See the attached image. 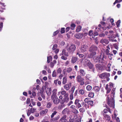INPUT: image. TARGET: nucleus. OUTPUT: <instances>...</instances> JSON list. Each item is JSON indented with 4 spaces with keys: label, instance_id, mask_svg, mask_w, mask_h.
Here are the masks:
<instances>
[{
    "label": "nucleus",
    "instance_id": "nucleus-18",
    "mask_svg": "<svg viewBox=\"0 0 122 122\" xmlns=\"http://www.w3.org/2000/svg\"><path fill=\"white\" fill-rule=\"evenodd\" d=\"M48 111V109H46L42 110L40 112V114L41 115H43L44 114H46L47 112Z\"/></svg>",
    "mask_w": 122,
    "mask_h": 122
},
{
    "label": "nucleus",
    "instance_id": "nucleus-37",
    "mask_svg": "<svg viewBox=\"0 0 122 122\" xmlns=\"http://www.w3.org/2000/svg\"><path fill=\"white\" fill-rule=\"evenodd\" d=\"M56 74L55 70H54L52 73V76L53 77H56Z\"/></svg>",
    "mask_w": 122,
    "mask_h": 122
},
{
    "label": "nucleus",
    "instance_id": "nucleus-64",
    "mask_svg": "<svg viewBox=\"0 0 122 122\" xmlns=\"http://www.w3.org/2000/svg\"><path fill=\"white\" fill-rule=\"evenodd\" d=\"M36 81L37 83L38 84H40L41 83L40 80L38 79H37Z\"/></svg>",
    "mask_w": 122,
    "mask_h": 122
},
{
    "label": "nucleus",
    "instance_id": "nucleus-9",
    "mask_svg": "<svg viewBox=\"0 0 122 122\" xmlns=\"http://www.w3.org/2000/svg\"><path fill=\"white\" fill-rule=\"evenodd\" d=\"M51 99L55 104H57L59 103L60 100L58 98L57 96L51 97Z\"/></svg>",
    "mask_w": 122,
    "mask_h": 122
},
{
    "label": "nucleus",
    "instance_id": "nucleus-25",
    "mask_svg": "<svg viewBox=\"0 0 122 122\" xmlns=\"http://www.w3.org/2000/svg\"><path fill=\"white\" fill-rule=\"evenodd\" d=\"M60 118V116L59 115H58L56 117H55L53 118H52L51 120V122H53L52 121H55L58 120Z\"/></svg>",
    "mask_w": 122,
    "mask_h": 122
},
{
    "label": "nucleus",
    "instance_id": "nucleus-11",
    "mask_svg": "<svg viewBox=\"0 0 122 122\" xmlns=\"http://www.w3.org/2000/svg\"><path fill=\"white\" fill-rule=\"evenodd\" d=\"M71 82L66 84L64 86V88L66 90L68 91L70 88L71 86Z\"/></svg>",
    "mask_w": 122,
    "mask_h": 122
},
{
    "label": "nucleus",
    "instance_id": "nucleus-38",
    "mask_svg": "<svg viewBox=\"0 0 122 122\" xmlns=\"http://www.w3.org/2000/svg\"><path fill=\"white\" fill-rule=\"evenodd\" d=\"M57 112L56 111H54L52 113V114L51 115V118H52L54 115H56L57 113Z\"/></svg>",
    "mask_w": 122,
    "mask_h": 122
},
{
    "label": "nucleus",
    "instance_id": "nucleus-14",
    "mask_svg": "<svg viewBox=\"0 0 122 122\" xmlns=\"http://www.w3.org/2000/svg\"><path fill=\"white\" fill-rule=\"evenodd\" d=\"M80 75L81 76H84L86 74L85 71L83 69H81L79 70Z\"/></svg>",
    "mask_w": 122,
    "mask_h": 122
},
{
    "label": "nucleus",
    "instance_id": "nucleus-13",
    "mask_svg": "<svg viewBox=\"0 0 122 122\" xmlns=\"http://www.w3.org/2000/svg\"><path fill=\"white\" fill-rule=\"evenodd\" d=\"M72 69L71 68L69 67L66 69H64L63 71V74L65 75L66 74V72H67L69 73L71 72L72 71Z\"/></svg>",
    "mask_w": 122,
    "mask_h": 122
},
{
    "label": "nucleus",
    "instance_id": "nucleus-35",
    "mask_svg": "<svg viewBox=\"0 0 122 122\" xmlns=\"http://www.w3.org/2000/svg\"><path fill=\"white\" fill-rule=\"evenodd\" d=\"M105 118L106 120L108 121L110 120L111 119L110 117L107 115H106L105 116Z\"/></svg>",
    "mask_w": 122,
    "mask_h": 122
},
{
    "label": "nucleus",
    "instance_id": "nucleus-16",
    "mask_svg": "<svg viewBox=\"0 0 122 122\" xmlns=\"http://www.w3.org/2000/svg\"><path fill=\"white\" fill-rule=\"evenodd\" d=\"M70 112V111L68 109L66 108L63 110L62 111V113L63 114H68Z\"/></svg>",
    "mask_w": 122,
    "mask_h": 122
},
{
    "label": "nucleus",
    "instance_id": "nucleus-55",
    "mask_svg": "<svg viewBox=\"0 0 122 122\" xmlns=\"http://www.w3.org/2000/svg\"><path fill=\"white\" fill-rule=\"evenodd\" d=\"M31 113V112L30 110L29 109L28 110L27 112V114L28 116H29L30 115Z\"/></svg>",
    "mask_w": 122,
    "mask_h": 122
},
{
    "label": "nucleus",
    "instance_id": "nucleus-36",
    "mask_svg": "<svg viewBox=\"0 0 122 122\" xmlns=\"http://www.w3.org/2000/svg\"><path fill=\"white\" fill-rule=\"evenodd\" d=\"M52 105L51 104L50 102H48L47 103L46 105V107L48 108H50Z\"/></svg>",
    "mask_w": 122,
    "mask_h": 122
},
{
    "label": "nucleus",
    "instance_id": "nucleus-28",
    "mask_svg": "<svg viewBox=\"0 0 122 122\" xmlns=\"http://www.w3.org/2000/svg\"><path fill=\"white\" fill-rule=\"evenodd\" d=\"M82 28L81 26L79 25L76 27V32H79L81 31Z\"/></svg>",
    "mask_w": 122,
    "mask_h": 122
},
{
    "label": "nucleus",
    "instance_id": "nucleus-27",
    "mask_svg": "<svg viewBox=\"0 0 122 122\" xmlns=\"http://www.w3.org/2000/svg\"><path fill=\"white\" fill-rule=\"evenodd\" d=\"M88 34L90 36H92V38H94V35L93 33V31L92 30H90L89 31Z\"/></svg>",
    "mask_w": 122,
    "mask_h": 122
},
{
    "label": "nucleus",
    "instance_id": "nucleus-15",
    "mask_svg": "<svg viewBox=\"0 0 122 122\" xmlns=\"http://www.w3.org/2000/svg\"><path fill=\"white\" fill-rule=\"evenodd\" d=\"M98 26L99 27L98 28L97 27H96L95 26H94L93 27H95V28L96 29H97V30L98 31V32H100L101 30L102 31L103 30H104V28L103 27H101V25L100 24H99L98 25Z\"/></svg>",
    "mask_w": 122,
    "mask_h": 122
},
{
    "label": "nucleus",
    "instance_id": "nucleus-23",
    "mask_svg": "<svg viewBox=\"0 0 122 122\" xmlns=\"http://www.w3.org/2000/svg\"><path fill=\"white\" fill-rule=\"evenodd\" d=\"M100 88L98 86H95L93 88V90L95 92H98L100 90Z\"/></svg>",
    "mask_w": 122,
    "mask_h": 122
},
{
    "label": "nucleus",
    "instance_id": "nucleus-54",
    "mask_svg": "<svg viewBox=\"0 0 122 122\" xmlns=\"http://www.w3.org/2000/svg\"><path fill=\"white\" fill-rule=\"evenodd\" d=\"M61 70L60 68H58L57 71V73H61Z\"/></svg>",
    "mask_w": 122,
    "mask_h": 122
},
{
    "label": "nucleus",
    "instance_id": "nucleus-61",
    "mask_svg": "<svg viewBox=\"0 0 122 122\" xmlns=\"http://www.w3.org/2000/svg\"><path fill=\"white\" fill-rule=\"evenodd\" d=\"M73 103V102L72 101H70V102L67 104L68 106H69L72 104Z\"/></svg>",
    "mask_w": 122,
    "mask_h": 122
},
{
    "label": "nucleus",
    "instance_id": "nucleus-60",
    "mask_svg": "<svg viewBox=\"0 0 122 122\" xmlns=\"http://www.w3.org/2000/svg\"><path fill=\"white\" fill-rule=\"evenodd\" d=\"M79 100H78L76 99L75 102V104L76 105L78 103H79Z\"/></svg>",
    "mask_w": 122,
    "mask_h": 122
},
{
    "label": "nucleus",
    "instance_id": "nucleus-58",
    "mask_svg": "<svg viewBox=\"0 0 122 122\" xmlns=\"http://www.w3.org/2000/svg\"><path fill=\"white\" fill-rule=\"evenodd\" d=\"M54 63L52 62H51L50 64V66L51 68H53L54 67Z\"/></svg>",
    "mask_w": 122,
    "mask_h": 122
},
{
    "label": "nucleus",
    "instance_id": "nucleus-63",
    "mask_svg": "<svg viewBox=\"0 0 122 122\" xmlns=\"http://www.w3.org/2000/svg\"><path fill=\"white\" fill-rule=\"evenodd\" d=\"M34 119V117L32 115L30 116L29 118V119L30 120H33Z\"/></svg>",
    "mask_w": 122,
    "mask_h": 122
},
{
    "label": "nucleus",
    "instance_id": "nucleus-42",
    "mask_svg": "<svg viewBox=\"0 0 122 122\" xmlns=\"http://www.w3.org/2000/svg\"><path fill=\"white\" fill-rule=\"evenodd\" d=\"M94 95V93L93 92L90 93L88 94L89 97H93Z\"/></svg>",
    "mask_w": 122,
    "mask_h": 122
},
{
    "label": "nucleus",
    "instance_id": "nucleus-56",
    "mask_svg": "<svg viewBox=\"0 0 122 122\" xmlns=\"http://www.w3.org/2000/svg\"><path fill=\"white\" fill-rule=\"evenodd\" d=\"M41 97L44 99H45L46 98V97L45 95L43 94H41Z\"/></svg>",
    "mask_w": 122,
    "mask_h": 122
},
{
    "label": "nucleus",
    "instance_id": "nucleus-31",
    "mask_svg": "<svg viewBox=\"0 0 122 122\" xmlns=\"http://www.w3.org/2000/svg\"><path fill=\"white\" fill-rule=\"evenodd\" d=\"M52 58L51 56H50L47 57V62L48 63L50 62L52 60Z\"/></svg>",
    "mask_w": 122,
    "mask_h": 122
},
{
    "label": "nucleus",
    "instance_id": "nucleus-43",
    "mask_svg": "<svg viewBox=\"0 0 122 122\" xmlns=\"http://www.w3.org/2000/svg\"><path fill=\"white\" fill-rule=\"evenodd\" d=\"M122 1V0H116L113 3V5H114L116 3H119Z\"/></svg>",
    "mask_w": 122,
    "mask_h": 122
},
{
    "label": "nucleus",
    "instance_id": "nucleus-5",
    "mask_svg": "<svg viewBox=\"0 0 122 122\" xmlns=\"http://www.w3.org/2000/svg\"><path fill=\"white\" fill-rule=\"evenodd\" d=\"M83 65L84 67H88L90 69L92 68L93 67V65L91 63L90 60L88 59L85 60L83 62Z\"/></svg>",
    "mask_w": 122,
    "mask_h": 122
},
{
    "label": "nucleus",
    "instance_id": "nucleus-2",
    "mask_svg": "<svg viewBox=\"0 0 122 122\" xmlns=\"http://www.w3.org/2000/svg\"><path fill=\"white\" fill-rule=\"evenodd\" d=\"M97 48L96 46L94 45H92L89 49V51L91 53L88 55V58H92L96 54V52L95 51L97 50Z\"/></svg>",
    "mask_w": 122,
    "mask_h": 122
},
{
    "label": "nucleus",
    "instance_id": "nucleus-46",
    "mask_svg": "<svg viewBox=\"0 0 122 122\" xmlns=\"http://www.w3.org/2000/svg\"><path fill=\"white\" fill-rule=\"evenodd\" d=\"M60 30H58L54 32L53 33V35L54 36H55L59 32Z\"/></svg>",
    "mask_w": 122,
    "mask_h": 122
},
{
    "label": "nucleus",
    "instance_id": "nucleus-1",
    "mask_svg": "<svg viewBox=\"0 0 122 122\" xmlns=\"http://www.w3.org/2000/svg\"><path fill=\"white\" fill-rule=\"evenodd\" d=\"M115 89L113 88L111 91V97L109 98L107 97V98L108 104L111 107H114V96L115 94Z\"/></svg>",
    "mask_w": 122,
    "mask_h": 122
},
{
    "label": "nucleus",
    "instance_id": "nucleus-32",
    "mask_svg": "<svg viewBox=\"0 0 122 122\" xmlns=\"http://www.w3.org/2000/svg\"><path fill=\"white\" fill-rule=\"evenodd\" d=\"M91 77V75L89 74H87L85 76L86 79V80H90V79Z\"/></svg>",
    "mask_w": 122,
    "mask_h": 122
},
{
    "label": "nucleus",
    "instance_id": "nucleus-3",
    "mask_svg": "<svg viewBox=\"0 0 122 122\" xmlns=\"http://www.w3.org/2000/svg\"><path fill=\"white\" fill-rule=\"evenodd\" d=\"M76 79L77 81L79 83L81 86H82L84 84L86 85H87L89 83V82L88 81H86L84 82V79L79 75H77Z\"/></svg>",
    "mask_w": 122,
    "mask_h": 122
},
{
    "label": "nucleus",
    "instance_id": "nucleus-12",
    "mask_svg": "<svg viewBox=\"0 0 122 122\" xmlns=\"http://www.w3.org/2000/svg\"><path fill=\"white\" fill-rule=\"evenodd\" d=\"M102 55H100L99 57L98 56H96L94 57V61L95 62H100V58L102 57Z\"/></svg>",
    "mask_w": 122,
    "mask_h": 122
},
{
    "label": "nucleus",
    "instance_id": "nucleus-21",
    "mask_svg": "<svg viewBox=\"0 0 122 122\" xmlns=\"http://www.w3.org/2000/svg\"><path fill=\"white\" fill-rule=\"evenodd\" d=\"M106 58L104 56V55H102V57H100V62H99V63H103L105 61V59Z\"/></svg>",
    "mask_w": 122,
    "mask_h": 122
},
{
    "label": "nucleus",
    "instance_id": "nucleus-53",
    "mask_svg": "<svg viewBox=\"0 0 122 122\" xmlns=\"http://www.w3.org/2000/svg\"><path fill=\"white\" fill-rule=\"evenodd\" d=\"M70 99L71 100H72L73 99V97L72 93H71V94L70 95Z\"/></svg>",
    "mask_w": 122,
    "mask_h": 122
},
{
    "label": "nucleus",
    "instance_id": "nucleus-50",
    "mask_svg": "<svg viewBox=\"0 0 122 122\" xmlns=\"http://www.w3.org/2000/svg\"><path fill=\"white\" fill-rule=\"evenodd\" d=\"M57 47V45L55 44L53 46L52 49L53 50H55L56 49Z\"/></svg>",
    "mask_w": 122,
    "mask_h": 122
},
{
    "label": "nucleus",
    "instance_id": "nucleus-57",
    "mask_svg": "<svg viewBox=\"0 0 122 122\" xmlns=\"http://www.w3.org/2000/svg\"><path fill=\"white\" fill-rule=\"evenodd\" d=\"M65 42L64 41H61L60 43V44L61 46H63L65 44Z\"/></svg>",
    "mask_w": 122,
    "mask_h": 122
},
{
    "label": "nucleus",
    "instance_id": "nucleus-40",
    "mask_svg": "<svg viewBox=\"0 0 122 122\" xmlns=\"http://www.w3.org/2000/svg\"><path fill=\"white\" fill-rule=\"evenodd\" d=\"M92 87L90 85H88L86 87V89L88 91L91 90L92 89Z\"/></svg>",
    "mask_w": 122,
    "mask_h": 122
},
{
    "label": "nucleus",
    "instance_id": "nucleus-8",
    "mask_svg": "<svg viewBox=\"0 0 122 122\" xmlns=\"http://www.w3.org/2000/svg\"><path fill=\"white\" fill-rule=\"evenodd\" d=\"M68 94H66L64 95V97L62 101L61 102V103L62 104H63L64 102L67 103L69 101V98L68 97Z\"/></svg>",
    "mask_w": 122,
    "mask_h": 122
},
{
    "label": "nucleus",
    "instance_id": "nucleus-45",
    "mask_svg": "<svg viewBox=\"0 0 122 122\" xmlns=\"http://www.w3.org/2000/svg\"><path fill=\"white\" fill-rule=\"evenodd\" d=\"M61 95H65L67 94H68V93H66V92L65 91H63L61 92Z\"/></svg>",
    "mask_w": 122,
    "mask_h": 122
},
{
    "label": "nucleus",
    "instance_id": "nucleus-30",
    "mask_svg": "<svg viewBox=\"0 0 122 122\" xmlns=\"http://www.w3.org/2000/svg\"><path fill=\"white\" fill-rule=\"evenodd\" d=\"M67 82V78L66 77H63V79L62 83L63 84H65Z\"/></svg>",
    "mask_w": 122,
    "mask_h": 122
},
{
    "label": "nucleus",
    "instance_id": "nucleus-44",
    "mask_svg": "<svg viewBox=\"0 0 122 122\" xmlns=\"http://www.w3.org/2000/svg\"><path fill=\"white\" fill-rule=\"evenodd\" d=\"M90 99V98L87 97L85 99L84 101L85 103H87Z\"/></svg>",
    "mask_w": 122,
    "mask_h": 122
},
{
    "label": "nucleus",
    "instance_id": "nucleus-4",
    "mask_svg": "<svg viewBox=\"0 0 122 122\" xmlns=\"http://www.w3.org/2000/svg\"><path fill=\"white\" fill-rule=\"evenodd\" d=\"M88 34L87 32H83L82 33H80L75 34L74 36L75 37L78 39H81L82 38L84 39L85 37Z\"/></svg>",
    "mask_w": 122,
    "mask_h": 122
},
{
    "label": "nucleus",
    "instance_id": "nucleus-52",
    "mask_svg": "<svg viewBox=\"0 0 122 122\" xmlns=\"http://www.w3.org/2000/svg\"><path fill=\"white\" fill-rule=\"evenodd\" d=\"M66 56H64L63 55L61 57V58L62 59L64 60H66L67 59V57H66Z\"/></svg>",
    "mask_w": 122,
    "mask_h": 122
},
{
    "label": "nucleus",
    "instance_id": "nucleus-62",
    "mask_svg": "<svg viewBox=\"0 0 122 122\" xmlns=\"http://www.w3.org/2000/svg\"><path fill=\"white\" fill-rule=\"evenodd\" d=\"M75 87L74 86H73L71 88V90L72 92V93H73L74 92L75 89Z\"/></svg>",
    "mask_w": 122,
    "mask_h": 122
},
{
    "label": "nucleus",
    "instance_id": "nucleus-39",
    "mask_svg": "<svg viewBox=\"0 0 122 122\" xmlns=\"http://www.w3.org/2000/svg\"><path fill=\"white\" fill-rule=\"evenodd\" d=\"M72 112L74 113L77 114L78 113V112L77 110L76 109H74L72 110Z\"/></svg>",
    "mask_w": 122,
    "mask_h": 122
},
{
    "label": "nucleus",
    "instance_id": "nucleus-24",
    "mask_svg": "<svg viewBox=\"0 0 122 122\" xmlns=\"http://www.w3.org/2000/svg\"><path fill=\"white\" fill-rule=\"evenodd\" d=\"M77 60V57L73 56L72 57L71 60V62L72 63H74Z\"/></svg>",
    "mask_w": 122,
    "mask_h": 122
},
{
    "label": "nucleus",
    "instance_id": "nucleus-51",
    "mask_svg": "<svg viewBox=\"0 0 122 122\" xmlns=\"http://www.w3.org/2000/svg\"><path fill=\"white\" fill-rule=\"evenodd\" d=\"M79 93L81 94H83L84 93V90L83 89H81L79 91Z\"/></svg>",
    "mask_w": 122,
    "mask_h": 122
},
{
    "label": "nucleus",
    "instance_id": "nucleus-47",
    "mask_svg": "<svg viewBox=\"0 0 122 122\" xmlns=\"http://www.w3.org/2000/svg\"><path fill=\"white\" fill-rule=\"evenodd\" d=\"M36 93L35 92H33L32 93V96H30V97L32 98L33 97H35L36 96Z\"/></svg>",
    "mask_w": 122,
    "mask_h": 122
},
{
    "label": "nucleus",
    "instance_id": "nucleus-34",
    "mask_svg": "<svg viewBox=\"0 0 122 122\" xmlns=\"http://www.w3.org/2000/svg\"><path fill=\"white\" fill-rule=\"evenodd\" d=\"M121 23V21L120 20L117 21L116 23L117 26V27H119L120 26V23Z\"/></svg>",
    "mask_w": 122,
    "mask_h": 122
},
{
    "label": "nucleus",
    "instance_id": "nucleus-59",
    "mask_svg": "<svg viewBox=\"0 0 122 122\" xmlns=\"http://www.w3.org/2000/svg\"><path fill=\"white\" fill-rule=\"evenodd\" d=\"M93 34L94 35V36H97V35H98V33L96 31H95L94 32V34Z\"/></svg>",
    "mask_w": 122,
    "mask_h": 122
},
{
    "label": "nucleus",
    "instance_id": "nucleus-6",
    "mask_svg": "<svg viewBox=\"0 0 122 122\" xmlns=\"http://www.w3.org/2000/svg\"><path fill=\"white\" fill-rule=\"evenodd\" d=\"M68 45V44L66 47L67 50L69 53H73L76 49V46L74 44H72L68 47L67 46Z\"/></svg>",
    "mask_w": 122,
    "mask_h": 122
},
{
    "label": "nucleus",
    "instance_id": "nucleus-41",
    "mask_svg": "<svg viewBox=\"0 0 122 122\" xmlns=\"http://www.w3.org/2000/svg\"><path fill=\"white\" fill-rule=\"evenodd\" d=\"M36 110V109L35 108H31L30 110L31 113H33Z\"/></svg>",
    "mask_w": 122,
    "mask_h": 122
},
{
    "label": "nucleus",
    "instance_id": "nucleus-49",
    "mask_svg": "<svg viewBox=\"0 0 122 122\" xmlns=\"http://www.w3.org/2000/svg\"><path fill=\"white\" fill-rule=\"evenodd\" d=\"M65 29L64 28H61V34L64 33L65 32Z\"/></svg>",
    "mask_w": 122,
    "mask_h": 122
},
{
    "label": "nucleus",
    "instance_id": "nucleus-26",
    "mask_svg": "<svg viewBox=\"0 0 122 122\" xmlns=\"http://www.w3.org/2000/svg\"><path fill=\"white\" fill-rule=\"evenodd\" d=\"M57 91V89H54L52 91V94L51 96V97L56 96V93Z\"/></svg>",
    "mask_w": 122,
    "mask_h": 122
},
{
    "label": "nucleus",
    "instance_id": "nucleus-22",
    "mask_svg": "<svg viewBox=\"0 0 122 122\" xmlns=\"http://www.w3.org/2000/svg\"><path fill=\"white\" fill-rule=\"evenodd\" d=\"M64 55L66 56H69L68 53L67 52H66V50L63 49V50L62 53V55Z\"/></svg>",
    "mask_w": 122,
    "mask_h": 122
},
{
    "label": "nucleus",
    "instance_id": "nucleus-19",
    "mask_svg": "<svg viewBox=\"0 0 122 122\" xmlns=\"http://www.w3.org/2000/svg\"><path fill=\"white\" fill-rule=\"evenodd\" d=\"M51 88H48L46 91V92L48 96H50L51 93Z\"/></svg>",
    "mask_w": 122,
    "mask_h": 122
},
{
    "label": "nucleus",
    "instance_id": "nucleus-10",
    "mask_svg": "<svg viewBox=\"0 0 122 122\" xmlns=\"http://www.w3.org/2000/svg\"><path fill=\"white\" fill-rule=\"evenodd\" d=\"M88 46L86 45H82L81 47L80 50L82 52L86 51L88 49Z\"/></svg>",
    "mask_w": 122,
    "mask_h": 122
},
{
    "label": "nucleus",
    "instance_id": "nucleus-29",
    "mask_svg": "<svg viewBox=\"0 0 122 122\" xmlns=\"http://www.w3.org/2000/svg\"><path fill=\"white\" fill-rule=\"evenodd\" d=\"M107 55L108 56L110 60H112V58L113 57V55L112 54L109 53Z\"/></svg>",
    "mask_w": 122,
    "mask_h": 122
},
{
    "label": "nucleus",
    "instance_id": "nucleus-48",
    "mask_svg": "<svg viewBox=\"0 0 122 122\" xmlns=\"http://www.w3.org/2000/svg\"><path fill=\"white\" fill-rule=\"evenodd\" d=\"M93 103V101L91 100H90L89 101V102H88L87 104H88L90 105H92Z\"/></svg>",
    "mask_w": 122,
    "mask_h": 122
},
{
    "label": "nucleus",
    "instance_id": "nucleus-7",
    "mask_svg": "<svg viewBox=\"0 0 122 122\" xmlns=\"http://www.w3.org/2000/svg\"><path fill=\"white\" fill-rule=\"evenodd\" d=\"M110 76V74L109 73H103L100 75L99 77L102 79H104L109 77Z\"/></svg>",
    "mask_w": 122,
    "mask_h": 122
},
{
    "label": "nucleus",
    "instance_id": "nucleus-20",
    "mask_svg": "<svg viewBox=\"0 0 122 122\" xmlns=\"http://www.w3.org/2000/svg\"><path fill=\"white\" fill-rule=\"evenodd\" d=\"M100 42L102 44L105 43L106 44H107L108 43L109 41L107 39H103L101 40Z\"/></svg>",
    "mask_w": 122,
    "mask_h": 122
},
{
    "label": "nucleus",
    "instance_id": "nucleus-33",
    "mask_svg": "<svg viewBox=\"0 0 122 122\" xmlns=\"http://www.w3.org/2000/svg\"><path fill=\"white\" fill-rule=\"evenodd\" d=\"M76 26V25L73 23L71 24V30H73Z\"/></svg>",
    "mask_w": 122,
    "mask_h": 122
},
{
    "label": "nucleus",
    "instance_id": "nucleus-17",
    "mask_svg": "<svg viewBox=\"0 0 122 122\" xmlns=\"http://www.w3.org/2000/svg\"><path fill=\"white\" fill-rule=\"evenodd\" d=\"M66 115H64L60 119V121L61 122H66L67 121V120L66 119Z\"/></svg>",
    "mask_w": 122,
    "mask_h": 122
}]
</instances>
